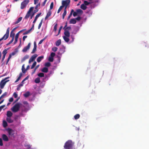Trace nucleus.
Listing matches in <instances>:
<instances>
[{
    "label": "nucleus",
    "instance_id": "nucleus-3",
    "mask_svg": "<svg viewBox=\"0 0 149 149\" xmlns=\"http://www.w3.org/2000/svg\"><path fill=\"white\" fill-rule=\"evenodd\" d=\"M9 78V77L5 78L4 79H2L0 83V87L1 89H3L6 83L9 81V80H7V79Z\"/></svg>",
    "mask_w": 149,
    "mask_h": 149
},
{
    "label": "nucleus",
    "instance_id": "nucleus-9",
    "mask_svg": "<svg viewBox=\"0 0 149 149\" xmlns=\"http://www.w3.org/2000/svg\"><path fill=\"white\" fill-rule=\"evenodd\" d=\"M3 140L6 141H8V136L5 134H3L2 136Z\"/></svg>",
    "mask_w": 149,
    "mask_h": 149
},
{
    "label": "nucleus",
    "instance_id": "nucleus-32",
    "mask_svg": "<svg viewBox=\"0 0 149 149\" xmlns=\"http://www.w3.org/2000/svg\"><path fill=\"white\" fill-rule=\"evenodd\" d=\"M35 82L36 83H39L40 82V78L39 77L35 79Z\"/></svg>",
    "mask_w": 149,
    "mask_h": 149
},
{
    "label": "nucleus",
    "instance_id": "nucleus-28",
    "mask_svg": "<svg viewBox=\"0 0 149 149\" xmlns=\"http://www.w3.org/2000/svg\"><path fill=\"white\" fill-rule=\"evenodd\" d=\"M9 48H8L6 49L3 50L2 52L3 55L6 56L7 53V51L8 49Z\"/></svg>",
    "mask_w": 149,
    "mask_h": 149
},
{
    "label": "nucleus",
    "instance_id": "nucleus-24",
    "mask_svg": "<svg viewBox=\"0 0 149 149\" xmlns=\"http://www.w3.org/2000/svg\"><path fill=\"white\" fill-rule=\"evenodd\" d=\"M80 8L83 10H85L86 9L87 7L84 4H82L81 5Z\"/></svg>",
    "mask_w": 149,
    "mask_h": 149
},
{
    "label": "nucleus",
    "instance_id": "nucleus-62",
    "mask_svg": "<svg viewBox=\"0 0 149 149\" xmlns=\"http://www.w3.org/2000/svg\"><path fill=\"white\" fill-rule=\"evenodd\" d=\"M13 99L12 97H10L9 100V102H12L13 101Z\"/></svg>",
    "mask_w": 149,
    "mask_h": 149
},
{
    "label": "nucleus",
    "instance_id": "nucleus-48",
    "mask_svg": "<svg viewBox=\"0 0 149 149\" xmlns=\"http://www.w3.org/2000/svg\"><path fill=\"white\" fill-rule=\"evenodd\" d=\"M51 64L49 62H47L45 63V65L47 67H49L50 66Z\"/></svg>",
    "mask_w": 149,
    "mask_h": 149
},
{
    "label": "nucleus",
    "instance_id": "nucleus-10",
    "mask_svg": "<svg viewBox=\"0 0 149 149\" xmlns=\"http://www.w3.org/2000/svg\"><path fill=\"white\" fill-rule=\"evenodd\" d=\"M37 45L36 42H34V47L33 48L31 52V53H34L36 50Z\"/></svg>",
    "mask_w": 149,
    "mask_h": 149
},
{
    "label": "nucleus",
    "instance_id": "nucleus-8",
    "mask_svg": "<svg viewBox=\"0 0 149 149\" xmlns=\"http://www.w3.org/2000/svg\"><path fill=\"white\" fill-rule=\"evenodd\" d=\"M31 44L30 43H29L27 45L24 47L22 50L23 52H26L27 50H28L30 47Z\"/></svg>",
    "mask_w": 149,
    "mask_h": 149
},
{
    "label": "nucleus",
    "instance_id": "nucleus-64",
    "mask_svg": "<svg viewBox=\"0 0 149 149\" xmlns=\"http://www.w3.org/2000/svg\"><path fill=\"white\" fill-rule=\"evenodd\" d=\"M81 17L79 16L77 18H76L75 19L76 20H77V21H79L81 19Z\"/></svg>",
    "mask_w": 149,
    "mask_h": 149
},
{
    "label": "nucleus",
    "instance_id": "nucleus-50",
    "mask_svg": "<svg viewBox=\"0 0 149 149\" xmlns=\"http://www.w3.org/2000/svg\"><path fill=\"white\" fill-rule=\"evenodd\" d=\"M46 37H45L43 39L40 40L39 42V44H41L42 43L43 41L46 39Z\"/></svg>",
    "mask_w": 149,
    "mask_h": 149
},
{
    "label": "nucleus",
    "instance_id": "nucleus-44",
    "mask_svg": "<svg viewBox=\"0 0 149 149\" xmlns=\"http://www.w3.org/2000/svg\"><path fill=\"white\" fill-rule=\"evenodd\" d=\"M49 61L50 62H53L54 60L53 58L51 57L50 56L49 57Z\"/></svg>",
    "mask_w": 149,
    "mask_h": 149
},
{
    "label": "nucleus",
    "instance_id": "nucleus-34",
    "mask_svg": "<svg viewBox=\"0 0 149 149\" xmlns=\"http://www.w3.org/2000/svg\"><path fill=\"white\" fill-rule=\"evenodd\" d=\"M43 19L42 18L41 19V21L40 22V23L39 25H38V29H40V27L42 25V22H43Z\"/></svg>",
    "mask_w": 149,
    "mask_h": 149
},
{
    "label": "nucleus",
    "instance_id": "nucleus-5",
    "mask_svg": "<svg viewBox=\"0 0 149 149\" xmlns=\"http://www.w3.org/2000/svg\"><path fill=\"white\" fill-rule=\"evenodd\" d=\"M70 0H66L63 1H62V6L63 7H65L64 9H66L68 6L70 4Z\"/></svg>",
    "mask_w": 149,
    "mask_h": 149
},
{
    "label": "nucleus",
    "instance_id": "nucleus-53",
    "mask_svg": "<svg viewBox=\"0 0 149 149\" xmlns=\"http://www.w3.org/2000/svg\"><path fill=\"white\" fill-rule=\"evenodd\" d=\"M9 31H10V28L8 27L7 29L6 33L9 35Z\"/></svg>",
    "mask_w": 149,
    "mask_h": 149
},
{
    "label": "nucleus",
    "instance_id": "nucleus-16",
    "mask_svg": "<svg viewBox=\"0 0 149 149\" xmlns=\"http://www.w3.org/2000/svg\"><path fill=\"white\" fill-rule=\"evenodd\" d=\"M76 22L77 21L75 19H70L69 23L70 24H75L76 23Z\"/></svg>",
    "mask_w": 149,
    "mask_h": 149
},
{
    "label": "nucleus",
    "instance_id": "nucleus-60",
    "mask_svg": "<svg viewBox=\"0 0 149 149\" xmlns=\"http://www.w3.org/2000/svg\"><path fill=\"white\" fill-rule=\"evenodd\" d=\"M47 1V0H45L43 2V3L42 5V6H45Z\"/></svg>",
    "mask_w": 149,
    "mask_h": 149
},
{
    "label": "nucleus",
    "instance_id": "nucleus-37",
    "mask_svg": "<svg viewBox=\"0 0 149 149\" xmlns=\"http://www.w3.org/2000/svg\"><path fill=\"white\" fill-rule=\"evenodd\" d=\"M30 13H28V12H27L26 15V16L24 17V18L26 19H27L29 17V16H30Z\"/></svg>",
    "mask_w": 149,
    "mask_h": 149
},
{
    "label": "nucleus",
    "instance_id": "nucleus-41",
    "mask_svg": "<svg viewBox=\"0 0 149 149\" xmlns=\"http://www.w3.org/2000/svg\"><path fill=\"white\" fill-rule=\"evenodd\" d=\"M33 8H34V7H30V8L29 10L28 11V13H30L33 10Z\"/></svg>",
    "mask_w": 149,
    "mask_h": 149
},
{
    "label": "nucleus",
    "instance_id": "nucleus-17",
    "mask_svg": "<svg viewBox=\"0 0 149 149\" xmlns=\"http://www.w3.org/2000/svg\"><path fill=\"white\" fill-rule=\"evenodd\" d=\"M64 35H65V36L69 37L70 36V33L68 31L64 30Z\"/></svg>",
    "mask_w": 149,
    "mask_h": 149
},
{
    "label": "nucleus",
    "instance_id": "nucleus-21",
    "mask_svg": "<svg viewBox=\"0 0 149 149\" xmlns=\"http://www.w3.org/2000/svg\"><path fill=\"white\" fill-rule=\"evenodd\" d=\"M3 126L4 128L8 126V123L6 121L3 120Z\"/></svg>",
    "mask_w": 149,
    "mask_h": 149
},
{
    "label": "nucleus",
    "instance_id": "nucleus-39",
    "mask_svg": "<svg viewBox=\"0 0 149 149\" xmlns=\"http://www.w3.org/2000/svg\"><path fill=\"white\" fill-rule=\"evenodd\" d=\"M38 76L40 77H43L44 76V74L43 73H40L38 74Z\"/></svg>",
    "mask_w": 149,
    "mask_h": 149
},
{
    "label": "nucleus",
    "instance_id": "nucleus-40",
    "mask_svg": "<svg viewBox=\"0 0 149 149\" xmlns=\"http://www.w3.org/2000/svg\"><path fill=\"white\" fill-rule=\"evenodd\" d=\"M63 6H60V7H59V9H58V11H57L58 13H60V11L62 10V9L63 8Z\"/></svg>",
    "mask_w": 149,
    "mask_h": 149
},
{
    "label": "nucleus",
    "instance_id": "nucleus-55",
    "mask_svg": "<svg viewBox=\"0 0 149 149\" xmlns=\"http://www.w3.org/2000/svg\"><path fill=\"white\" fill-rule=\"evenodd\" d=\"M13 95L15 98H16L17 97V94L15 92L13 93Z\"/></svg>",
    "mask_w": 149,
    "mask_h": 149
},
{
    "label": "nucleus",
    "instance_id": "nucleus-15",
    "mask_svg": "<svg viewBox=\"0 0 149 149\" xmlns=\"http://www.w3.org/2000/svg\"><path fill=\"white\" fill-rule=\"evenodd\" d=\"M40 3L38 4L35 7V10H34L33 12L34 13H36L38 11V7L39 6H40Z\"/></svg>",
    "mask_w": 149,
    "mask_h": 149
},
{
    "label": "nucleus",
    "instance_id": "nucleus-29",
    "mask_svg": "<svg viewBox=\"0 0 149 149\" xmlns=\"http://www.w3.org/2000/svg\"><path fill=\"white\" fill-rule=\"evenodd\" d=\"M15 35V33L13 32V31H11L10 32V36L12 38V39L14 40V36Z\"/></svg>",
    "mask_w": 149,
    "mask_h": 149
},
{
    "label": "nucleus",
    "instance_id": "nucleus-26",
    "mask_svg": "<svg viewBox=\"0 0 149 149\" xmlns=\"http://www.w3.org/2000/svg\"><path fill=\"white\" fill-rule=\"evenodd\" d=\"M22 17H20L19 18H18V19H17V21L15 22V24H18V23H19V22L21 21V20H22Z\"/></svg>",
    "mask_w": 149,
    "mask_h": 149
},
{
    "label": "nucleus",
    "instance_id": "nucleus-51",
    "mask_svg": "<svg viewBox=\"0 0 149 149\" xmlns=\"http://www.w3.org/2000/svg\"><path fill=\"white\" fill-rule=\"evenodd\" d=\"M55 55V54L54 52H52L50 54V57L53 58Z\"/></svg>",
    "mask_w": 149,
    "mask_h": 149
},
{
    "label": "nucleus",
    "instance_id": "nucleus-30",
    "mask_svg": "<svg viewBox=\"0 0 149 149\" xmlns=\"http://www.w3.org/2000/svg\"><path fill=\"white\" fill-rule=\"evenodd\" d=\"M66 9H64V12L62 15V18L63 19H64L65 16L66 15Z\"/></svg>",
    "mask_w": 149,
    "mask_h": 149
},
{
    "label": "nucleus",
    "instance_id": "nucleus-52",
    "mask_svg": "<svg viewBox=\"0 0 149 149\" xmlns=\"http://www.w3.org/2000/svg\"><path fill=\"white\" fill-rule=\"evenodd\" d=\"M71 29V28L70 26H68L66 27L64 29V30L68 31L69 30H70Z\"/></svg>",
    "mask_w": 149,
    "mask_h": 149
},
{
    "label": "nucleus",
    "instance_id": "nucleus-57",
    "mask_svg": "<svg viewBox=\"0 0 149 149\" xmlns=\"http://www.w3.org/2000/svg\"><path fill=\"white\" fill-rule=\"evenodd\" d=\"M78 13L77 12H73V16H74V17H75L77 15H78Z\"/></svg>",
    "mask_w": 149,
    "mask_h": 149
},
{
    "label": "nucleus",
    "instance_id": "nucleus-22",
    "mask_svg": "<svg viewBox=\"0 0 149 149\" xmlns=\"http://www.w3.org/2000/svg\"><path fill=\"white\" fill-rule=\"evenodd\" d=\"M78 14L81 15L83 13V11L80 9H78L76 10Z\"/></svg>",
    "mask_w": 149,
    "mask_h": 149
},
{
    "label": "nucleus",
    "instance_id": "nucleus-33",
    "mask_svg": "<svg viewBox=\"0 0 149 149\" xmlns=\"http://www.w3.org/2000/svg\"><path fill=\"white\" fill-rule=\"evenodd\" d=\"M30 92L28 91L24 94V95L25 97H27L30 95Z\"/></svg>",
    "mask_w": 149,
    "mask_h": 149
},
{
    "label": "nucleus",
    "instance_id": "nucleus-36",
    "mask_svg": "<svg viewBox=\"0 0 149 149\" xmlns=\"http://www.w3.org/2000/svg\"><path fill=\"white\" fill-rule=\"evenodd\" d=\"M23 86V84H19L17 88V91H19L20 89V87L22 86Z\"/></svg>",
    "mask_w": 149,
    "mask_h": 149
},
{
    "label": "nucleus",
    "instance_id": "nucleus-63",
    "mask_svg": "<svg viewBox=\"0 0 149 149\" xmlns=\"http://www.w3.org/2000/svg\"><path fill=\"white\" fill-rule=\"evenodd\" d=\"M22 73H21V72L19 74V76L17 78L19 79H20L21 78V77H22Z\"/></svg>",
    "mask_w": 149,
    "mask_h": 149
},
{
    "label": "nucleus",
    "instance_id": "nucleus-35",
    "mask_svg": "<svg viewBox=\"0 0 149 149\" xmlns=\"http://www.w3.org/2000/svg\"><path fill=\"white\" fill-rule=\"evenodd\" d=\"M80 117V116L79 114H77L76 115H75L74 116V118L75 120L79 118V117Z\"/></svg>",
    "mask_w": 149,
    "mask_h": 149
},
{
    "label": "nucleus",
    "instance_id": "nucleus-43",
    "mask_svg": "<svg viewBox=\"0 0 149 149\" xmlns=\"http://www.w3.org/2000/svg\"><path fill=\"white\" fill-rule=\"evenodd\" d=\"M57 24H56L54 27V30L55 31H56L57 30Z\"/></svg>",
    "mask_w": 149,
    "mask_h": 149
},
{
    "label": "nucleus",
    "instance_id": "nucleus-20",
    "mask_svg": "<svg viewBox=\"0 0 149 149\" xmlns=\"http://www.w3.org/2000/svg\"><path fill=\"white\" fill-rule=\"evenodd\" d=\"M9 36L6 33L1 38L2 40L3 39L5 40H6L8 38Z\"/></svg>",
    "mask_w": 149,
    "mask_h": 149
},
{
    "label": "nucleus",
    "instance_id": "nucleus-4",
    "mask_svg": "<svg viewBox=\"0 0 149 149\" xmlns=\"http://www.w3.org/2000/svg\"><path fill=\"white\" fill-rule=\"evenodd\" d=\"M29 0H24L22 2L21 4V9H22L24 8L29 3Z\"/></svg>",
    "mask_w": 149,
    "mask_h": 149
},
{
    "label": "nucleus",
    "instance_id": "nucleus-45",
    "mask_svg": "<svg viewBox=\"0 0 149 149\" xmlns=\"http://www.w3.org/2000/svg\"><path fill=\"white\" fill-rule=\"evenodd\" d=\"M58 48L56 47H54L52 48V50L54 52H56Z\"/></svg>",
    "mask_w": 149,
    "mask_h": 149
},
{
    "label": "nucleus",
    "instance_id": "nucleus-12",
    "mask_svg": "<svg viewBox=\"0 0 149 149\" xmlns=\"http://www.w3.org/2000/svg\"><path fill=\"white\" fill-rule=\"evenodd\" d=\"M51 14V11L49 10L48 12L47 13V15L45 18V19H47L50 16Z\"/></svg>",
    "mask_w": 149,
    "mask_h": 149
},
{
    "label": "nucleus",
    "instance_id": "nucleus-61",
    "mask_svg": "<svg viewBox=\"0 0 149 149\" xmlns=\"http://www.w3.org/2000/svg\"><path fill=\"white\" fill-rule=\"evenodd\" d=\"M5 105H3L0 107V111H1L2 109L5 107Z\"/></svg>",
    "mask_w": 149,
    "mask_h": 149
},
{
    "label": "nucleus",
    "instance_id": "nucleus-2",
    "mask_svg": "<svg viewBox=\"0 0 149 149\" xmlns=\"http://www.w3.org/2000/svg\"><path fill=\"white\" fill-rule=\"evenodd\" d=\"M20 107V104L19 103H17L11 108V110L13 112H16L19 110Z\"/></svg>",
    "mask_w": 149,
    "mask_h": 149
},
{
    "label": "nucleus",
    "instance_id": "nucleus-59",
    "mask_svg": "<svg viewBox=\"0 0 149 149\" xmlns=\"http://www.w3.org/2000/svg\"><path fill=\"white\" fill-rule=\"evenodd\" d=\"M16 52H12V53H10V54L12 56H14L15 55L16 53Z\"/></svg>",
    "mask_w": 149,
    "mask_h": 149
},
{
    "label": "nucleus",
    "instance_id": "nucleus-27",
    "mask_svg": "<svg viewBox=\"0 0 149 149\" xmlns=\"http://www.w3.org/2000/svg\"><path fill=\"white\" fill-rule=\"evenodd\" d=\"M42 71L44 72H47L48 71V69L46 67H44L42 69Z\"/></svg>",
    "mask_w": 149,
    "mask_h": 149
},
{
    "label": "nucleus",
    "instance_id": "nucleus-13",
    "mask_svg": "<svg viewBox=\"0 0 149 149\" xmlns=\"http://www.w3.org/2000/svg\"><path fill=\"white\" fill-rule=\"evenodd\" d=\"M41 14V13H40L36 15V16L35 17V18L33 22V24H34L36 22L38 18L40 16Z\"/></svg>",
    "mask_w": 149,
    "mask_h": 149
},
{
    "label": "nucleus",
    "instance_id": "nucleus-31",
    "mask_svg": "<svg viewBox=\"0 0 149 149\" xmlns=\"http://www.w3.org/2000/svg\"><path fill=\"white\" fill-rule=\"evenodd\" d=\"M22 72H23V73H25L26 72V69H25V68H24V64L23 65H22Z\"/></svg>",
    "mask_w": 149,
    "mask_h": 149
},
{
    "label": "nucleus",
    "instance_id": "nucleus-58",
    "mask_svg": "<svg viewBox=\"0 0 149 149\" xmlns=\"http://www.w3.org/2000/svg\"><path fill=\"white\" fill-rule=\"evenodd\" d=\"M14 40H13V39H12L11 41L6 44V45H8L10 44Z\"/></svg>",
    "mask_w": 149,
    "mask_h": 149
},
{
    "label": "nucleus",
    "instance_id": "nucleus-47",
    "mask_svg": "<svg viewBox=\"0 0 149 149\" xmlns=\"http://www.w3.org/2000/svg\"><path fill=\"white\" fill-rule=\"evenodd\" d=\"M54 6V3L53 2H52L50 4V10L52 9L53 7Z\"/></svg>",
    "mask_w": 149,
    "mask_h": 149
},
{
    "label": "nucleus",
    "instance_id": "nucleus-42",
    "mask_svg": "<svg viewBox=\"0 0 149 149\" xmlns=\"http://www.w3.org/2000/svg\"><path fill=\"white\" fill-rule=\"evenodd\" d=\"M90 3V2H88L87 1H84V4L86 6H87Z\"/></svg>",
    "mask_w": 149,
    "mask_h": 149
},
{
    "label": "nucleus",
    "instance_id": "nucleus-11",
    "mask_svg": "<svg viewBox=\"0 0 149 149\" xmlns=\"http://www.w3.org/2000/svg\"><path fill=\"white\" fill-rule=\"evenodd\" d=\"M6 121L9 123H11L13 122V120L11 118V117H7Z\"/></svg>",
    "mask_w": 149,
    "mask_h": 149
},
{
    "label": "nucleus",
    "instance_id": "nucleus-23",
    "mask_svg": "<svg viewBox=\"0 0 149 149\" xmlns=\"http://www.w3.org/2000/svg\"><path fill=\"white\" fill-rule=\"evenodd\" d=\"M29 56L28 55H25L22 59V61L23 62L26 59H27L29 58Z\"/></svg>",
    "mask_w": 149,
    "mask_h": 149
},
{
    "label": "nucleus",
    "instance_id": "nucleus-56",
    "mask_svg": "<svg viewBox=\"0 0 149 149\" xmlns=\"http://www.w3.org/2000/svg\"><path fill=\"white\" fill-rule=\"evenodd\" d=\"M28 76L26 77V78H25L22 81V83H23L24 82V81L25 80L28 79Z\"/></svg>",
    "mask_w": 149,
    "mask_h": 149
},
{
    "label": "nucleus",
    "instance_id": "nucleus-7",
    "mask_svg": "<svg viewBox=\"0 0 149 149\" xmlns=\"http://www.w3.org/2000/svg\"><path fill=\"white\" fill-rule=\"evenodd\" d=\"M7 131L10 136H12L14 134V131L11 129L8 128L7 129Z\"/></svg>",
    "mask_w": 149,
    "mask_h": 149
},
{
    "label": "nucleus",
    "instance_id": "nucleus-49",
    "mask_svg": "<svg viewBox=\"0 0 149 149\" xmlns=\"http://www.w3.org/2000/svg\"><path fill=\"white\" fill-rule=\"evenodd\" d=\"M31 31V30L30 29H29L28 31L24 33H23V35H25L27 34H28V33H29Z\"/></svg>",
    "mask_w": 149,
    "mask_h": 149
},
{
    "label": "nucleus",
    "instance_id": "nucleus-14",
    "mask_svg": "<svg viewBox=\"0 0 149 149\" xmlns=\"http://www.w3.org/2000/svg\"><path fill=\"white\" fill-rule=\"evenodd\" d=\"M13 115V113L10 111H8L7 112L6 116L7 117H11Z\"/></svg>",
    "mask_w": 149,
    "mask_h": 149
},
{
    "label": "nucleus",
    "instance_id": "nucleus-38",
    "mask_svg": "<svg viewBox=\"0 0 149 149\" xmlns=\"http://www.w3.org/2000/svg\"><path fill=\"white\" fill-rule=\"evenodd\" d=\"M36 62L34 61L31 67V69H33L35 67V66L36 65Z\"/></svg>",
    "mask_w": 149,
    "mask_h": 149
},
{
    "label": "nucleus",
    "instance_id": "nucleus-54",
    "mask_svg": "<svg viewBox=\"0 0 149 149\" xmlns=\"http://www.w3.org/2000/svg\"><path fill=\"white\" fill-rule=\"evenodd\" d=\"M0 146H3L2 140L1 138H0Z\"/></svg>",
    "mask_w": 149,
    "mask_h": 149
},
{
    "label": "nucleus",
    "instance_id": "nucleus-25",
    "mask_svg": "<svg viewBox=\"0 0 149 149\" xmlns=\"http://www.w3.org/2000/svg\"><path fill=\"white\" fill-rule=\"evenodd\" d=\"M63 37L65 41L67 42H69V39L68 38V37H67L65 36H63Z\"/></svg>",
    "mask_w": 149,
    "mask_h": 149
},
{
    "label": "nucleus",
    "instance_id": "nucleus-18",
    "mask_svg": "<svg viewBox=\"0 0 149 149\" xmlns=\"http://www.w3.org/2000/svg\"><path fill=\"white\" fill-rule=\"evenodd\" d=\"M61 43V39H59L57 40L55 43L56 45L57 46H58L60 45Z\"/></svg>",
    "mask_w": 149,
    "mask_h": 149
},
{
    "label": "nucleus",
    "instance_id": "nucleus-46",
    "mask_svg": "<svg viewBox=\"0 0 149 149\" xmlns=\"http://www.w3.org/2000/svg\"><path fill=\"white\" fill-rule=\"evenodd\" d=\"M7 95V93L6 92H5L3 93L1 96L2 98H3L4 97L6 96Z\"/></svg>",
    "mask_w": 149,
    "mask_h": 149
},
{
    "label": "nucleus",
    "instance_id": "nucleus-6",
    "mask_svg": "<svg viewBox=\"0 0 149 149\" xmlns=\"http://www.w3.org/2000/svg\"><path fill=\"white\" fill-rule=\"evenodd\" d=\"M37 56L38 55L36 54H34L32 56L29 60V63H30L31 62L34 61Z\"/></svg>",
    "mask_w": 149,
    "mask_h": 149
},
{
    "label": "nucleus",
    "instance_id": "nucleus-1",
    "mask_svg": "<svg viewBox=\"0 0 149 149\" xmlns=\"http://www.w3.org/2000/svg\"><path fill=\"white\" fill-rule=\"evenodd\" d=\"M73 144L74 143L72 141L69 140L65 143L64 147L65 149H70L72 147Z\"/></svg>",
    "mask_w": 149,
    "mask_h": 149
},
{
    "label": "nucleus",
    "instance_id": "nucleus-19",
    "mask_svg": "<svg viewBox=\"0 0 149 149\" xmlns=\"http://www.w3.org/2000/svg\"><path fill=\"white\" fill-rule=\"evenodd\" d=\"M44 58V56H41L38 57L37 59V61L39 63L40 62L42 59Z\"/></svg>",
    "mask_w": 149,
    "mask_h": 149
}]
</instances>
